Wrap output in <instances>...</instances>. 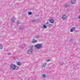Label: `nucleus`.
I'll use <instances>...</instances> for the list:
<instances>
[{"label":"nucleus","instance_id":"1","mask_svg":"<svg viewBox=\"0 0 80 80\" xmlns=\"http://www.w3.org/2000/svg\"><path fill=\"white\" fill-rule=\"evenodd\" d=\"M33 52V46H30L29 49L27 51V52L29 54H32Z\"/></svg>","mask_w":80,"mask_h":80},{"label":"nucleus","instance_id":"2","mask_svg":"<svg viewBox=\"0 0 80 80\" xmlns=\"http://www.w3.org/2000/svg\"><path fill=\"white\" fill-rule=\"evenodd\" d=\"M35 47L36 48L38 49H40V48H42L43 46L41 44H38L35 46Z\"/></svg>","mask_w":80,"mask_h":80},{"label":"nucleus","instance_id":"3","mask_svg":"<svg viewBox=\"0 0 80 80\" xmlns=\"http://www.w3.org/2000/svg\"><path fill=\"white\" fill-rule=\"evenodd\" d=\"M16 68H17L16 66L14 64H12L11 65V69L15 70Z\"/></svg>","mask_w":80,"mask_h":80},{"label":"nucleus","instance_id":"4","mask_svg":"<svg viewBox=\"0 0 80 80\" xmlns=\"http://www.w3.org/2000/svg\"><path fill=\"white\" fill-rule=\"evenodd\" d=\"M76 27H72L70 29V32H73V30H75V29H76Z\"/></svg>","mask_w":80,"mask_h":80},{"label":"nucleus","instance_id":"5","mask_svg":"<svg viewBox=\"0 0 80 80\" xmlns=\"http://www.w3.org/2000/svg\"><path fill=\"white\" fill-rule=\"evenodd\" d=\"M67 17L64 14L62 16V18L63 20H66V19H67Z\"/></svg>","mask_w":80,"mask_h":80},{"label":"nucleus","instance_id":"6","mask_svg":"<svg viewBox=\"0 0 80 80\" xmlns=\"http://www.w3.org/2000/svg\"><path fill=\"white\" fill-rule=\"evenodd\" d=\"M49 22L51 23H53V22H54V20L52 19H51L49 20Z\"/></svg>","mask_w":80,"mask_h":80},{"label":"nucleus","instance_id":"7","mask_svg":"<svg viewBox=\"0 0 80 80\" xmlns=\"http://www.w3.org/2000/svg\"><path fill=\"white\" fill-rule=\"evenodd\" d=\"M76 2V0H71V3L72 4H75V2Z\"/></svg>","mask_w":80,"mask_h":80},{"label":"nucleus","instance_id":"8","mask_svg":"<svg viewBox=\"0 0 80 80\" xmlns=\"http://www.w3.org/2000/svg\"><path fill=\"white\" fill-rule=\"evenodd\" d=\"M17 65H18V66H20V65H22V63H21V62H17Z\"/></svg>","mask_w":80,"mask_h":80},{"label":"nucleus","instance_id":"9","mask_svg":"<svg viewBox=\"0 0 80 80\" xmlns=\"http://www.w3.org/2000/svg\"><path fill=\"white\" fill-rule=\"evenodd\" d=\"M47 65V63H44L42 65V67H45V66Z\"/></svg>","mask_w":80,"mask_h":80},{"label":"nucleus","instance_id":"10","mask_svg":"<svg viewBox=\"0 0 80 80\" xmlns=\"http://www.w3.org/2000/svg\"><path fill=\"white\" fill-rule=\"evenodd\" d=\"M14 17L12 18H11V22H14Z\"/></svg>","mask_w":80,"mask_h":80},{"label":"nucleus","instance_id":"11","mask_svg":"<svg viewBox=\"0 0 80 80\" xmlns=\"http://www.w3.org/2000/svg\"><path fill=\"white\" fill-rule=\"evenodd\" d=\"M25 28H24V27H22V26H21L20 28V30H23V29H24Z\"/></svg>","mask_w":80,"mask_h":80},{"label":"nucleus","instance_id":"12","mask_svg":"<svg viewBox=\"0 0 80 80\" xmlns=\"http://www.w3.org/2000/svg\"><path fill=\"white\" fill-rule=\"evenodd\" d=\"M32 43H35V42H37V41L33 39L32 41Z\"/></svg>","mask_w":80,"mask_h":80},{"label":"nucleus","instance_id":"13","mask_svg":"<svg viewBox=\"0 0 80 80\" xmlns=\"http://www.w3.org/2000/svg\"><path fill=\"white\" fill-rule=\"evenodd\" d=\"M64 7H65V8H68V4H65L64 5Z\"/></svg>","mask_w":80,"mask_h":80},{"label":"nucleus","instance_id":"14","mask_svg":"<svg viewBox=\"0 0 80 80\" xmlns=\"http://www.w3.org/2000/svg\"><path fill=\"white\" fill-rule=\"evenodd\" d=\"M42 78H46L47 77V76L45 75V74H43L42 76Z\"/></svg>","mask_w":80,"mask_h":80},{"label":"nucleus","instance_id":"15","mask_svg":"<svg viewBox=\"0 0 80 80\" xmlns=\"http://www.w3.org/2000/svg\"><path fill=\"white\" fill-rule=\"evenodd\" d=\"M0 49H2L3 48V46L2 44L0 45Z\"/></svg>","mask_w":80,"mask_h":80},{"label":"nucleus","instance_id":"16","mask_svg":"<svg viewBox=\"0 0 80 80\" xmlns=\"http://www.w3.org/2000/svg\"><path fill=\"white\" fill-rule=\"evenodd\" d=\"M20 23V22H19V21L18 20L17 22V25H18V24Z\"/></svg>","mask_w":80,"mask_h":80},{"label":"nucleus","instance_id":"17","mask_svg":"<svg viewBox=\"0 0 80 80\" xmlns=\"http://www.w3.org/2000/svg\"><path fill=\"white\" fill-rule=\"evenodd\" d=\"M43 27L44 28H47V27L45 25H43Z\"/></svg>","mask_w":80,"mask_h":80},{"label":"nucleus","instance_id":"18","mask_svg":"<svg viewBox=\"0 0 80 80\" xmlns=\"http://www.w3.org/2000/svg\"><path fill=\"white\" fill-rule=\"evenodd\" d=\"M40 36L39 35H37L36 36V38H38Z\"/></svg>","mask_w":80,"mask_h":80},{"label":"nucleus","instance_id":"19","mask_svg":"<svg viewBox=\"0 0 80 80\" xmlns=\"http://www.w3.org/2000/svg\"><path fill=\"white\" fill-rule=\"evenodd\" d=\"M28 15H32V13L31 12H29L28 13Z\"/></svg>","mask_w":80,"mask_h":80},{"label":"nucleus","instance_id":"20","mask_svg":"<svg viewBox=\"0 0 80 80\" xmlns=\"http://www.w3.org/2000/svg\"><path fill=\"white\" fill-rule=\"evenodd\" d=\"M52 24H49V25H48L49 27V28H50V27H52Z\"/></svg>","mask_w":80,"mask_h":80},{"label":"nucleus","instance_id":"21","mask_svg":"<svg viewBox=\"0 0 80 80\" xmlns=\"http://www.w3.org/2000/svg\"><path fill=\"white\" fill-rule=\"evenodd\" d=\"M64 64H65V63H64V62H62L61 63V65H64Z\"/></svg>","mask_w":80,"mask_h":80},{"label":"nucleus","instance_id":"22","mask_svg":"<svg viewBox=\"0 0 80 80\" xmlns=\"http://www.w3.org/2000/svg\"><path fill=\"white\" fill-rule=\"evenodd\" d=\"M32 22H35V20H32Z\"/></svg>","mask_w":80,"mask_h":80},{"label":"nucleus","instance_id":"23","mask_svg":"<svg viewBox=\"0 0 80 80\" xmlns=\"http://www.w3.org/2000/svg\"><path fill=\"white\" fill-rule=\"evenodd\" d=\"M49 61H50V59L48 60H47V62H49Z\"/></svg>","mask_w":80,"mask_h":80},{"label":"nucleus","instance_id":"24","mask_svg":"<svg viewBox=\"0 0 80 80\" xmlns=\"http://www.w3.org/2000/svg\"><path fill=\"white\" fill-rule=\"evenodd\" d=\"M70 41V42H71V41H73V39H71Z\"/></svg>","mask_w":80,"mask_h":80},{"label":"nucleus","instance_id":"25","mask_svg":"<svg viewBox=\"0 0 80 80\" xmlns=\"http://www.w3.org/2000/svg\"><path fill=\"white\" fill-rule=\"evenodd\" d=\"M8 53V55H10L11 54V53Z\"/></svg>","mask_w":80,"mask_h":80},{"label":"nucleus","instance_id":"26","mask_svg":"<svg viewBox=\"0 0 80 80\" xmlns=\"http://www.w3.org/2000/svg\"><path fill=\"white\" fill-rule=\"evenodd\" d=\"M79 19H80V16H79Z\"/></svg>","mask_w":80,"mask_h":80},{"label":"nucleus","instance_id":"27","mask_svg":"<svg viewBox=\"0 0 80 80\" xmlns=\"http://www.w3.org/2000/svg\"><path fill=\"white\" fill-rule=\"evenodd\" d=\"M18 68H19L18 67H17V69H18Z\"/></svg>","mask_w":80,"mask_h":80},{"label":"nucleus","instance_id":"28","mask_svg":"<svg viewBox=\"0 0 80 80\" xmlns=\"http://www.w3.org/2000/svg\"><path fill=\"white\" fill-rule=\"evenodd\" d=\"M24 46H26V44H24Z\"/></svg>","mask_w":80,"mask_h":80}]
</instances>
